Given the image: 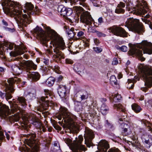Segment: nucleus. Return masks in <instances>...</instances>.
I'll list each match as a JSON object with an SVG mask.
<instances>
[{
    "mask_svg": "<svg viewBox=\"0 0 152 152\" xmlns=\"http://www.w3.org/2000/svg\"><path fill=\"white\" fill-rule=\"evenodd\" d=\"M2 5L5 6L3 7L5 13L14 18L18 23L26 26L31 22L29 15L34 13L33 11L34 6L31 3H26L25 6L26 9L23 10L24 13L27 12V15L22 13V7L18 2L11 0H2Z\"/></svg>",
    "mask_w": 152,
    "mask_h": 152,
    "instance_id": "obj_1",
    "label": "nucleus"
},
{
    "mask_svg": "<svg viewBox=\"0 0 152 152\" xmlns=\"http://www.w3.org/2000/svg\"><path fill=\"white\" fill-rule=\"evenodd\" d=\"M45 29L47 33L40 27L37 26L34 29V31L37 37L44 41H47L49 39L51 40L50 43L53 47V52L55 57L59 60L64 58L63 54L61 50L65 48V43L63 39L59 37L57 33L54 30L51 29L50 27L46 26Z\"/></svg>",
    "mask_w": 152,
    "mask_h": 152,
    "instance_id": "obj_2",
    "label": "nucleus"
},
{
    "mask_svg": "<svg viewBox=\"0 0 152 152\" xmlns=\"http://www.w3.org/2000/svg\"><path fill=\"white\" fill-rule=\"evenodd\" d=\"M142 50L144 53L152 54V44L146 41H143L141 43L132 46L129 52L132 55L138 56L140 60L143 61L145 58L142 56Z\"/></svg>",
    "mask_w": 152,
    "mask_h": 152,
    "instance_id": "obj_3",
    "label": "nucleus"
},
{
    "mask_svg": "<svg viewBox=\"0 0 152 152\" xmlns=\"http://www.w3.org/2000/svg\"><path fill=\"white\" fill-rule=\"evenodd\" d=\"M16 113L11 116V119L15 121H18L22 114L21 110L18 107L17 104L12 103L11 106L10 111L9 107L5 104H3L0 102V114L6 116L9 115L10 113Z\"/></svg>",
    "mask_w": 152,
    "mask_h": 152,
    "instance_id": "obj_4",
    "label": "nucleus"
},
{
    "mask_svg": "<svg viewBox=\"0 0 152 152\" xmlns=\"http://www.w3.org/2000/svg\"><path fill=\"white\" fill-rule=\"evenodd\" d=\"M20 81V78H11L9 79L7 82H4L2 85L5 87L4 90L5 93H3L0 91V96L2 99L5 97L7 100L10 99L12 97L11 94L14 91V89L13 87V83L15 81H17L19 82Z\"/></svg>",
    "mask_w": 152,
    "mask_h": 152,
    "instance_id": "obj_5",
    "label": "nucleus"
},
{
    "mask_svg": "<svg viewBox=\"0 0 152 152\" xmlns=\"http://www.w3.org/2000/svg\"><path fill=\"white\" fill-rule=\"evenodd\" d=\"M60 110L61 114L58 116L59 120H61L63 118L62 120H64V121L66 124L69 125L71 129L74 130V128H75V124L73 119V115L71 113L67 112L66 108L61 107Z\"/></svg>",
    "mask_w": 152,
    "mask_h": 152,
    "instance_id": "obj_6",
    "label": "nucleus"
},
{
    "mask_svg": "<svg viewBox=\"0 0 152 152\" xmlns=\"http://www.w3.org/2000/svg\"><path fill=\"white\" fill-rule=\"evenodd\" d=\"M37 67V65L32 61H25L23 64H21L20 66L13 65L12 66L11 68L13 73L16 75H18L22 72L23 68H26L27 69V72H28V70L31 69L32 68L36 69Z\"/></svg>",
    "mask_w": 152,
    "mask_h": 152,
    "instance_id": "obj_7",
    "label": "nucleus"
},
{
    "mask_svg": "<svg viewBox=\"0 0 152 152\" xmlns=\"http://www.w3.org/2000/svg\"><path fill=\"white\" fill-rule=\"evenodd\" d=\"M139 22L138 19L130 18L126 21L125 26L129 30L139 34L143 31L142 27L139 25Z\"/></svg>",
    "mask_w": 152,
    "mask_h": 152,
    "instance_id": "obj_8",
    "label": "nucleus"
},
{
    "mask_svg": "<svg viewBox=\"0 0 152 152\" xmlns=\"http://www.w3.org/2000/svg\"><path fill=\"white\" fill-rule=\"evenodd\" d=\"M22 119L24 121V125L22 126L25 128L28 127V122L32 124L38 129L40 128L42 125L40 121L36 118L35 115L32 114H30L29 115H24L22 116Z\"/></svg>",
    "mask_w": 152,
    "mask_h": 152,
    "instance_id": "obj_9",
    "label": "nucleus"
},
{
    "mask_svg": "<svg viewBox=\"0 0 152 152\" xmlns=\"http://www.w3.org/2000/svg\"><path fill=\"white\" fill-rule=\"evenodd\" d=\"M142 75L146 87L149 88L152 86V66H145L142 70Z\"/></svg>",
    "mask_w": 152,
    "mask_h": 152,
    "instance_id": "obj_10",
    "label": "nucleus"
},
{
    "mask_svg": "<svg viewBox=\"0 0 152 152\" xmlns=\"http://www.w3.org/2000/svg\"><path fill=\"white\" fill-rule=\"evenodd\" d=\"M126 10L129 12V13H133V14L138 15H144L147 13L148 11V8L147 6L144 7L142 4H139L136 6V7L133 8V9L131 8L128 6H127Z\"/></svg>",
    "mask_w": 152,
    "mask_h": 152,
    "instance_id": "obj_11",
    "label": "nucleus"
},
{
    "mask_svg": "<svg viewBox=\"0 0 152 152\" xmlns=\"http://www.w3.org/2000/svg\"><path fill=\"white\" fill-rule=\"evenodd\" d=\"M83 139V137L82 135H79L78 137L75 138L74 144L71 145V148L72 151L73 152H81V151L86 150V148L84 146L80 145Z\"/></svg>",
    "mask_w": 152,
    "mask_h": 152,
    "instance_id": "obj_12",
    "label": "nucleus"
},
{
    "mask_svg": "<svg viewBox=\"0 0 152 152\" xmlns=\"http://www.w3.org/2000/svg\"><path fill=\"white\" fill-rule=\"evenodd\" d=\"M35 136V134H28L27 138L25 139L24 142L25 144H27L34 151H37L38 150V146L34 139Z\"/></svg>",
    "mask_w": 152,
    "mask_h": 152,
    "instance_id": "obj_13",
    "label": "nucleus"
},
{
    "mask_svg": "<svg viewBox=\"0 0 152 152\" xmlns=\"http://www.w3.org/2000/svg\"><path fill=\"white\" fill-rule=\"evenodd\" d=\"M110 32L112 33L114 35L121 37H127V33L122 28L113 26L108 28Z\"/></svg>",
    "mask_w": 152,
    "mask_h": 152,
    "instance_id": "obj_14",
    "label": "nucleus"
},
{
    "mask_svg": "<svg viewBox=\"0 0 152 152\" xmlns=\"http://www.w3.org/2000/svg\"><path fill=\"white\" fill-rule=\"evenodd\" d=\"M94 134L92 130L88 128H86L85 130L84 137L85 140V144L88 147L93 145L92 140L94 138Z\"/></svg>",
    "mask_w": 152,
    "mask_h": 152,
    "instance_id": "obj_15",
    "label": "nucleus"
},
{
    "mask_svg": "<svg viewBox=\"0 0 152 152\" xmlns=\"http://www.w3.org/2000/svg\"><path fill=\"white\" fill-rule=\"evenodd\" d=\"M93 20L91 15L88 12H83L81 14L80 17V20L82 22L89 25L91 23Z\"/></svg>",
    "mask_w": 152,
    "mask_h": 152,
    "instance_id": "obj_16",
    "label": "nucleus"
},
{
    "mask_svg": "<svg viewBox=\"0 0 152 152\" xmlns=\"http://www.w3.org/2000/svg\"><path fill=\"white\" fill-rule=\"evenodd\" d=\"M44 91L47 95L49 93V91L48 89H45ZM48 96L47 95L45 96H42L41 98V101L42 103H41V107L43 110H46L49 105V101L48 99Z\"/></svg>",
    "mask_w": 152,
    "mask_h": 152,
    "instance_id": "obj_17",
    "label": "nucleus"
},
{
    "mask_svg": "<svg viewBox=\"0 0 152 152\" xmlns=\"http://www.w3.org/2000/svg\"><path fill=\"white\" fill-rule=\"evenodd\" d=\"M97 148L99 151L107 152V150L109 148V145L106 140H102L99 143Z\"/></svg>",
    "mask_w": 152,
    "mask_h": 152,
    "instance_id": "obj_18",
    "label": "nucleus"
},
{
    "mask_svg": "<svg viewBox=\"0 0 152 152\" xmlns=\"http://www.w3.org/2000/svg\"><path fill=\"white\" fill-rule=\"evenodd\" d=\"M142 140L143 141L148 144L149 146L151 145L152 143V139L151 136L147 133H144L141 137Z\"/></svg>",
    "mask_w": 152,
    "mask_h": 152,
    "instance_id": "obj_19",
    "label": "nucleus"
},
{
    "mask_svg": "<svg viewBox=\"0 0 152 152\" xmlns=\"http://www.w3.org/2000/svg\"><path fill=\"white\" fill-rule=\"evenodd\" d=\"M26 51V48L24 46H18L16 51L13 53V56H15L21 55L23 54Z\"/></svg>",
    "mask_w": 152,
    "mask_h": 152,
    "instance_id": "obj_20",
    "label": "nucleus"
},
{
    "mask_svg": "<svg viewBox=\"0 0 152 152\" xmlns=\"http://www.w3.org/2000/svg\"><path fill=\"white\" fill-rule=\"evenodd\" d=\"M28 78L33 81H36L39 79L40 75L38 72H29L27 74Z\"/></svg>",
    "mask_w": 152,
    "mask_h": 152,
    "instance_id": "obj_21",
    "label": "nucleus"
},
{
    "mask_svg": "<svg viewBox=\"0 0 152 152\" xmlns=\"http://www.w3.org/2000/svg\"><path fill=\"white\" fill-rule=\"evenodd\" d=\"M66 88L65 86L60 85L58 89V92L59 96L62 98L66 95Z\"/></svg>",
    "mask_w": 152,
    "mask_h": 152,
    "instance_id": "obj_22",
    "label": "nucleus"
},
{
    "mask_svg": "<svg viewBox=\"0 0 152 152\" xmlns=\"http://www.w3.org/2000/svg\"><path fill=\"white\" fill-rule=\"evenodd\" d=\"M66 14V16L69 17L68 18L70 20L69 21L71 22H73L75 20L74 14H72V10L70 8H67Z\"/></svg>",
    "mask_w": 152,
    "mask_h": 152,
    "instance_id": "obj_23",
    "label": "nucleus"
},
{
    "mask_svg": "<svg viewBox=\"0 0 152 152\" xmlns=\"http://www.w3.org/2000/svg\"><path fill=\"white\" fill-rule=\"evenodd\" d=\"M74 69L76 72L80 74L83 72L84 67L79 64H76L74 67Z\"/></svg>",
    "mask_w": 152,
    "mask_h": 152,
    "instance_id": "obj_24",
    "label": "nucleus"
},
{
    "mask_svg": "<svg viewBox=\"0 0 152 152\" xmlns=\"http://www.w3.org/2000/svg\"><path fill=\"white\" fill-rule=\"evenodd\" d=\"M109 111V109L106 105L103 104L101 107L100 111L103 115H106L108 113Z\"/></svg>",
    "mask_w": 152,
    "mask_h": 152,
    "instance_id": "obj_25",
    "label": "nucleus"
},
{
    "mask_svg": "<svg viewBox=\"0 0 152 152\" xmlns=\"http://www.w3.org/2000/svg\"><path fill=\"white\" fill-rule=\"evenodd\" d=\"M66 10L67 8L62 6H60L58 8V11L60 12V15L63 16H66L67 15Z\"/></svg>",
    "mask_w": 152,
    "mask_h": 152,
    "instance_id": "obj_26",
    "label": "nucleus"
},
{
    "mask_svg": "<svg viewBox=\"0 0 152 152\" xmlns=\"http://www.w3.org/2000/svg\"><path fill=\"white\" fill-rule=\"evenodd\" d=\"M77 30L73 28H72L67 32L68 35L70 38H72L76 34Z\"/></svg>",
    "mask_w": 152,
    "mask_h": 152,
    "instance_id": "obj_27",
    "label": "nucleus"
},
{
    "mask_svg": "<svg viewBox=\"0 0 152 152\" xmlns=\"http://www.w3.org/2000/svg\"><path fill=\"white\" fill-rule=\"evenodd\" d=\"M18 100L19 103L22 106L25 107L26 105V100L23 97H19L18 98Z\"/></svg>",
    "mask_w": 152,
    "mask_h": 152,
    "instance_id": "obj_28",
    "label": "nucleus"
},
{
    "mask_svg": "<svg viewBox=\"0 0 152 152\" xmlns=\"http://www.w3.org/2000/svg\"><path fill=\"white\" fill-rule=\"evenodd\" d=\"M148 18L151 19V15L149 13L146 15L144 18H141V19L142 21L144 22L145 24H149L150 23V20L149 19H148Z\"/></svg>",
    "mask_w": 152,
    "mask_h": 152,
    "instance_id": "obj_29",
    "label": "nucleus"
},
{
    "mask_svg": "<svg viewBox=\"0 0 152 152\" xmlns=\"http://www.w3.org/2000/svg\"><path fill=\"white\" fill-rule=\"evenodd\" d=\"M136 82L135 80H132L130 79H128V85L127 86V88L129 89H132L134 87V83Z\"/></svg>",
    "mask_w": 152,
    "mask_h": 152,
    "instance_id": "obj_30",
    "label": "nucleus"
},
{
    "mask_svg": "<svg viewBox=\"0 0 152 152\" xmlns=\"http://www.w3.org/2000/svg\"><path fill=\"white\" fill-rule=\"evenodd\" d=\"M114 107L120 110L123 112H125V107L121 104H115L114 105Z\"/></svg>",
    "mask_w": 152,
    "mask_h": 152,
    "instance_id": "obj_31",
    "label": "nucleus"
},
{
    "mask_svg": "<svg viewBox=\"0 0 152 152\" xmlns=\"http://www.w3.org/2000/svg\"><path fill=\"white\" fill-rule=\"evenodd\" d=\"M121 125L120 127L122 129H123V132H127L128 130L127 128L129 127V125L127 124L124 123H121L119 122Z\"/></svg>",
    "mask_w": 152,
    "mask_h": 152,
    "instance_id": "obj_32",
    "label": "nucleus"
},
{
    "mask_svg": "<svg viewBox=\"0 0 152 152\" xmlns=\"http://www.w3.org/2000/svg\"><path fill=\"white\" fill-rule=\"evenodd\" d=\"M132 110L137 113L140 112L142 110L140 107L136 104H132Z\"/></svg>",
    "mask_w": 152,
    "mask_h": 152,
    "instance_id": "obj_33",
    "label": "nucleus"
},
{
    "mask_svg": "<svg viewBox=\"0 0 152 152\" xmlns=\"http://www.w3.org/2000/svg\"><path fill=\"white\" fill-rule=\"evenodd\" d=\"M54 78L53 77H50L47 79L46 81V83L49 86H51L54 83Z\"/></svg>",
    "mask_w": 152,
    "mask_h": 152,
    "instance_id": "obj_34",
    "label": "nucleus"
},
{
    "mask_svg": "<svg viewBox=\"0 0 152 152\" xmlns=\"http://www.w3.org/2000/svg\"><path fill=\"white\" fill-rule=\"evenodd\" d=\"M110 82L113 86L117 85L118 84L116 78L114 75H112L110 77Z\"/></svg>",
    "mask_w": 152,
    "mask_h": 152,
    "instance_id": "obj_35",
    "label": "nucleus"
},
{
    "mask_svg": "<svg viewBox=\"0 0 152 152\" xmlns=\"http://www.w3.org/2000/svg\"><path fill=\"white\" fill-rule=\"evenodd\" d=\"M20 152H31L30 150L27 148L26 145H22L19 148Z\"/></svg>",
    "mask_w": 152,
    "mask_h": 152,
    "instance_id": "obj_36",
    "label": "nucleus"
},
{
    "mask_svg": "<svg viewBox=\"0 0 152 152\" xmlns=\"http://www.w3.org/2000/svg\"><path fill=\"white\" fill-rule=\"evenodd\" d=\"M85 35L84 32L82 31H79L77 34V37L81 39H84L85 38Z\"/></svg>",
    "mask_w": 152,
    "mask_h": 152,
    "instance_id": "obj_37",
    "label": "nucleus"
},
{
    "mask_svg": "<svg viewBox=\"0 0 152 152\" xmlns=\"http://www.w3.org/2000/svg\"><path fill=\"white\" fill-rule=\"evenodd\" d=\"M121 98L120 95L118 94H115L114 95L113 98V101L116 102L120 100Z\"/></svg>",
    "mask_w": 152,
    "mask_h": 152,
    "instance_id": "obj_38",
    "label": "nucleus"
},
{
    "mask_svg": "<svg viewBox=\"0 0 152 152\" xmlns=\"http://www.w3.org/2000/svg\"><path fill=\"white\" fill-rule=\"evenodd\" d=\"M125 12V10L123 9L120 8L118 7L115 10V12L117 13H123Z\"/></svg>",
    "mask_w": 152,
    "mask_h": 152,
    "instance_id": "obj_39",
    "label": "nucleus"
},
{
    "mask_svg": "<svg viewBox=\"0 0 152 152\" xmlns=\"http://www.w3.org/2000/svg\"><path fill=\"white\" fill-rule=\"evenodd\" d=\"M4 47L2 46V44L0 42V54L3 55L5 52Z\"/></svg>",
    "mask_w": 152,
    "mask_h": 152,
    "instance_id": "obj_40",
    "label": "nucleus"
},
{
    "mask_svg": "<svg viewBox=\"0 0 152 152\" xmlns=\"http://www.w3.org/2000/svg\"><path fill=\"white\" fill-rule=\"evenodd\" d=\"M93 49L94 50L96 53H100L102 51V48L100 47H94Z\"/></svg>",
    "mask_w": 152,
    "mask_h": 152,
    "instance_id": "obj_41",
    "label": "nucleus"
},
{
    "mask_svg": "<svg viewBox=\"0 0 152 152\" xmlns=\"http://www.w3.org/2000/svg\"><path fill=\"white\" fill-rule=\"evenodd\" d=\"M73 9L74 10H76L77 12H80L81 10L82 11L83 10L82 8L77 6L74 7Z\"/></svg>",
    "mask_w": 152,
    "mask_h": 152,
    "instance_id": "obj_42",
    "label": "nucleus"
},
{
    "mask_svg": "<svg viewBox=\"0 0 152 152\" xmlns=\"http://www.w3.org/2000/svg\"><path fill=\"white\" fill-rule=\"evenodd\" d=\"M108 152H120V151L118 148H114L110 149Z\"/></svg>",
    "mask_w": 152,
    "mask_h": 152,
    "instance_id": "obj_43",
    "label": "nucleus"
},
{
    "mask_svg": "<svg viewBox=\"0 0 152 152\" xmlns=\"http://www.w3.org/2000/svg\"><path fill=\"white\" fill-rule=\"evenodd\" d=\"M96 33L97 36L100 37H104L106 36V35L105 34L99 31H97L96 32Z\"/></svg>",
    "mask_w": 152,
    "mask_h": 152,
    "instance_id": "obj_44",
    "label": "nucleus"
},
{
    "mask_svg": "<svg viewBox=\"0 0 152 152\" xmlns=\"http://www.w3.org/2000/svg\"><path fill=\"white\" fill-rule=\"evenodd\" d=\"M125 4L124 3L122 2H120L119 4H118L117 5L118 7H122L124 8L125 7Z\"/></svg>",
    "mask_w": 152,
    "mask_h": 152,
    "instance_id": "obj_45",
    "label": "nucleus"
},
{
    "mask_svg": "<svg viewBox=\"0 0 152 152\" xmlns=\"http://www.w3.org/2000/svg\"><path fill=\"white\" fill-rule=\"evenodd\" d=\"M120 49L123 52H126L128 50L127 48L125 46H122L120 48Z\"/></svg>",
    "mask_w": 152,
    "mask_h": 152,
    "instance_id": "obj_46",
    "label": "nucleus"
},
{
    "mask_svg": "<svg viewBox=\"0 0 152 152\" xmlns=\"http://www.w3.org/2000/svg\"><path fill=\"white\" fill-rule=\"evenodd\" d=\"M118 63V61L116 58H115L112 61V64L114 65H116Z\"/></svg>",
    "mask_w": 152,
    "mask_h": 152,
    "instance_id": "obj_47",
    "label": "nucleus"
},
{
    "mask_svg": "<svg viewBox=\"0 0 152 152\" xmlns=\"http://www.w3.org/2000/svg\"><path fill=\"white\" fill-rule=\"evenodd\" d=\"M66 62L67 64H71L73 63V61L69 59H66Z\"/></svg>",
    "mask_w": 152,
    "mask_h": 152,
    "instance_id": "obj_48",
    "label": "nucleus"
},
{
    "mask_svg": "<svg viewBox=\"0 0 152 152\" xmlns=\"http://www.w3.org/2000/svg\"><path fill=\"white\" fill-rule=\"evenodd\" d=\"M64 141L66 144H70L71 142V140L70 139L66 138L64 139Z\"/></svg>",
    "mask_w": 152,
    "mask_h": 152,
    "instance_id": "obj_49",
    "label": "nucleus"
},
{
    "mask_svg": "<svg viewBox=\"0 0 152 152\" xmlns=\"http://www.w3.org/2000/svg\"><path fill=\"white\" fill-rule=\"evenodd\" d=\"M8 48L10 50H12L13 48L14 45L12 44L8 43Z\"/></svg>",
    "mask_w": 152,
    "mask_h": 152,
    "instance_id": "obj_50",
    "label": "nucleus"
},
{
    "mask_svg": "<svg viewBox=\"0 0 152 152\" xmlns=\"http://www.w3.org/2000/svg\"><path fill=\"white\" fill-rule=\"evenodd\" d=\"M98 25H100L103 23V19L102 17H100L98 19Z\"/></svg>",
    "mask_w": 152,
    "mask_h": 152,
    "instance_id": "obj_51",
    "label": "nucleus"
},
{
    "mask_svg": "<svg viewBox=\"0 0 152 152\" xmlns=\"http://www.w3.org/2000/svg\"><path fill=\"white\" fill-rule=\"evenodd\" d=\"M39 129L41 131L42 130L43 132H45L46 130V129L42 125L41 126V127L39 128Z\"/></svg>",
    "mask_w": 152,
    "mask_h": 152,
    "instance_id": "obj_52",
    "label": "nucleus"
},
{
    "mask_svg": "<svg viewBox=\"0 0 152 152\" xmlns=\"http://www.w3.org/2000/svg\"><path fill=\"white\" fill-rule=\"evenodd\" d=\"M80 97H81V100H83L84 99H86L87 98V97L86 96V95H83L81 96Z\"/></svg>",
    "mask_w": 152,
    "mask_h": 152,
    "instance_id": "obj_53",
    "label": "nucleus"
},
{
    "mask_svg": "<svg viewBox=\"0 0 152 152\" xmlns=\"http://www.w3.org/2000/svg\"><path fill=\"white\" fill-rule=\"evenodd\" d=\"M94 42L97 45L99 43V40L97 39H94Z\"/></svg>",
    "mask_w": 152,
    "mask_h": 152,
    "instance_id": "obj_54",
    "label": "nucleus"
},
{
    "mask_svg": "<svg viewBox=\"0 0 152 152\" xmlns=\"http://www.w3.org/2000/svg\"><path fill=\"white\" fill-rule=\"evenodd\" d=\"M141 90H142L143 91H144L145 92H146V90H147V88L146 87H144L141 88Z\"/></svg>",
    "mask_w": 152,
    "mask_h": 152,
    "instance_id": "obj_55",
    "label": "nucleus"
},
{
    "mask_svg": "<svg viewBox=\"0 0 152 152\" xmlns=\"http://www.w3.org/2000/svg\"><path fill=\"white\" fill-rule=\"evenodd\" d=\"M118 79H120L122 77V75L121 73H119L118 74Z\"/></svg>",
    "mask_w": 152,
    "mask_h": 152,
    "instance_id": "obj_56",
    "label": "nucleus"
},
{
    "mask_svg": "<svg viewBox=\"0 0 152 152\" xmlns=\"http://www.w3.org/2000/svg\"><path fill=\"white\" fill-rule=\"evenodd\" d=\"M147 24L149 25V27H150V28L151 29H152V23L150 21V23H149V24Z\"/></svg>",
    "mask_w": 152,
    "mask_h": 152,
    "instance_id": "obj_57",
    "label": "nucleus"
},
{
    "mask_svg": "<svg viewBox=\"0 0 152 152\" xmlns=\"http://www.w3.org/2000/svg\"><path fill=\"white\" fill-rule=\"evenodd\" d=\"M5 135H6V138L8 140H9L10 139L9 135L7 133H6Z\"/></svg>",
    "mask_w": 152,
    "mask_h": 152,
    "instance_id": "obj_58",
    "label": "nucleus"
},
{
    "mask_svg": "<svg viewBox=\"0 0 152 152\" xmlns=\"http://www.w3.org/2000/svg\"><path fill=\"white\" fill-rule=\"evenodd\" d=\"M4 70V69L3 67H0V72H3Z\"/></svg>",
    "mask_w": 152,
    "mask_h": 152,
    "instance_id": "obj_59",
    "label": "nucleus"
},
{
    "mask_svg": "<svg viewBox=\"0 0 152 152\" xmlns=\"http://www.w3.org/2000/svg\"><path fill=\"white\" fill-rule=\"evenodd\" d=\"M144 99V96H141L139 98V100L140 101L143 100Z\"/></svg>",
    "mask_w": 152,
    "mask_h": 152,
    "instance_id": "obj_60",
    "label": "nucleus"
},
{
    "mask_svg": "<svg viewBox=\"0 0 152 152\" xmlns=\"http://www.w3.org/2000/svg\"><path fill=\"white\" fill-rule=\"evenodd\" d=\"M63 78V77L61 75H60L59 77V80H61Z\"/></svg>",
    "mask_w": 152,
    "mask_h": 152,
    "instance_id": "obj_61",
    "label": "nucleus"
},
{
    "mask_svg": "<svg viewBox=\"0 0 152 152\" xmlns=\"http://www.w3.org/2000/svg\"><path fill=\"white\" fill-rule=\"evenodd\" d=\"M3 22L4 23V24L6 26L7 25V23L6 22H5L4 21H3Z\"/></svg>",
    "mask_w": 152,
    "mask_h": 152,
    "instance_id": "obj_62",
    "label": "nucleus"
},
{
    "mask_svg": "<svg viewBox=\"0 0 152 152\" xmlns=\"http://www.w3.org/2000/svg\"><path fill=\"white\" fill-rule=\"evenodd\" d=\"M48 130L49 132H51L52 130L51 128H48Z\"/></svg>",
    "mask_w": 152,
    "mask_h": 152,
    "instance_id": "obj_63",
    "label": "nucleus"
},
{
    "mask_svg": "<svg viewBox=\"0 0 152 152\" xmlns=\"http://www.w3.org/2000/svg\"><path fill=\"white\" fill-rule=\"evenodd\" d=\"M23 56L26 59H27V56L26 55H24Z\"/></svg>",
    "mask_w": 152,
    "mask_h": 152,
    "instance_id": "obj_64",
    "label": "nucleus"
}]
</instances>
